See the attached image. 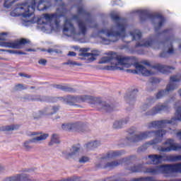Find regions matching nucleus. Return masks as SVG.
I'll return each instance as SVG.
<instances>
[{
  "label": "nucleus",
  "mask_w": 181,
  "mask_h": 181,
  "mask_svg": "<svg viewBox=\"0 0 181 181\" xmlns=\"http://www.w3.org/2000/svg\"><path fill=\"white\" fill-rule=\"evenodd\" d=\"M165 158L166 160L170 162H176L181 160V156H162L160 155H149L146 160V164H153L158 165L162 162V159ZM165 177H170L173 173H180L181 174V163L176 164H166L160 166L156 167H151V168H145L143 167V165L139 164L137 165H134V173H138L140 172H143L144 173L150 174L151 175H157L160 172Z\"/></svg>",
  "instance_id": "obj_1"
},
{
  "label": "nucleus",
  "mask_w": 181,
  "mask_h": 181,
  "mask_svg": "<svg viewBox=\"0 0 181 181\" xmlns=\"http://www.w3.org/2000/svg\"><path fill=\"white\" fill-rule=\"evenodd\" d=\"M135 58L133 57H122L117 53H111L110 56L103 57L99 61V64L110 63L115 66H107L105 69L109 71L122 70L118 67L120 64L126 68H130L132 65L136 67L135 70L127 69V72L132 74H141L144 76H150L153 74L151 71L147 70L144 66L140 65L139 62H134Z\"/></svg>",
  "instance_id": "obj_2"
},
{
  "label": "nucleus",
  "mask_w": 181,
  "mask_h": 181,
  "mask_svg": "<svg viewBox=\"0 0 181 181\" xmlns=\"http://www.w3.org/2000/svg\"><path fill=\"white\" fill-rule=\"evenodd\" d=\"M135 132L136 128L132 127L128 132L129 136L127 137V140L130 142L137 143L151 137L153 134L156 136V138H155L154 139L148 141L145 144L142 145L141 147H139V149H137V152H141L147 150V146H152L160 144L163 136L165 135L167 132L164 129H160L156 131L141 132L139 134V135L135 134Z\"/></svg>",
  "instance_id": "obj_3"
},
{
  "label": "nucleus",
  "mask_w": 181,
  "mask_h": 181,
  "mask_svg": "<svg viewBox=\"0 0 181 181\" xmlns=\"http://www.w3.org/2000/svg\"><path fill=\"white\" fill-rule=\"evenodd\" d=\"M111 18L116 23L119 31L109 30L107 29H103L98 31L99 33L105 34L108 37V40L103 38V42L106 45L118 42L119 37H122V40L124 39V37H129V36L126 35V18H122L119 17L117 14H111Z\"/></svg>",
  "instance_id": "obj_4"
},
{
  "label": "nucleus",
  "mask_w": 181,
  "mask_h": 181,
  "mask_svg": "<svg viewBox=\"0 0 181 181\" xmlns=\"http://www.w3.org/2000/svg\"><path fill=\"white\" fill-rule=\"evenodd\" d=\"M66 101L70 106L76 107H82L80 105H76V103H88L91 105H95L96 107H100L107 112L114 111V105H107L106 103L103 102L100 98H95L90 95H67Z\"/></svg>",
  "instance_id": "obj_5"
},
{
  "label": "nucleus",
  "mask_w": 181,
  "mask_h": 181,
  "mask_svg": "<svg viewBox=\"0 0 181 181\" xmlns=\"http://www.w3.org/2000/svg\"><path fill=\"white\" fill-rule=\"evenodd\" d=\"M121 154H122L121 151H109V152H107L105 157H103L100 158V160H101L100 163L98 164H96V165H95L96 169H110V170L114 169V168L118 166L119 164L122 163L121 160L107 163L105 165H103V160L113 159L115 158H117V157L121 156Z\"/></svg>",
  "instance_id": "obj_6"
},
{
  "label": "nucleus",
  "mask_w": 181,
  "mask_h": 181,
  "mask_svg": "<svg viewBox=\"0 0 181 181\" xmlns=\"http://www.w3.org/2000/svg\"><path fill=\"white\" fill-rule=\"evenodd\" d=\"M139 14L140 21L142 22L146 21L148 19H149L152 23H154L156 19L160 20L158 26L155 28L156 32H158L159 30H160V28L163 25L165 21L164 17L162 16L161 14L151 13L147 10H140L139 11Z\"/></svg>",
  "instance_id": "obj_7"
},
{
  "label": "nucleus",
  "mask_w": 181,
  "mask_h": 181,
  "mask_svg": "<svg viewBox=\"0 0 181 181\" xmlns=\"http://www.w3.org/2000/svg\"><path fill=\"white\" fill-rule=\"evenodd\" d=\"M177 121H181V106L178 107L175 112V117L171 119V120L163 119L159 121H153L148 124V128H164L166 124H171L175 125Z\"/></svg>",
  "instance_id": "obj_8"
},
{
  "label": "nucleus",
  "mask_w": 181,
  "mask_h": 181,
  "mask_svg": "<svg viewBox=\"0 0 181 181\" xmlns=\"http://www.w3.org/2000/svg\"><path fill=\"white\" fill-rule=\"evenodd\" d=\"M62 128L65 132L72 131L78 133H83L88 129V126L83 122H77L74 123L63 124Z\"/></svg>",
  "instance_id": "obj_9"
},
{
  "label": "nucleus",
  "mask_w": 181,
  "mask_h": 181,
  "mask_svg": "<svg viewBox=\"0 0 181 181\" xmlns=\"http://www.w3.org/2000/svg\"><path fill=\"white\" fill-rule=\"evenodd\" d=\"M170 83L167 85L166 89L165 90H161L158 91V93L156 94V99L162 98V97L165 95L166 92L173 91L177 89V85L175 83H177L181 81V74L170 76Z\"/></svg>",
  "instance_id": "obj_10"
},
{
  "label": "nucleus",
  "mask_w": 181,
  "mask_h": 181,
  "mask_svg": "<svg viewBox=\"0 0 181 181\" xmlns=\"http://www.w3.org/2000/svg\"><path fill=\"white\" fill-rule=\"evenodd\" d=\"M163 145L168 146L163 147V146H159L158 150L160 152L168 153L181 150V145L175 143L173 139H168L165 142L163 143Z\"/></svg>",
  "instance_id": "obj_11"
},
{
  "label": "nucleus",
  "mask_w": 181,
  "mask_h": 181,
  "mask_svg": "<svg viewBox=\"0 0 181 181\" xmlns=\"http://www.w3.org/2000/svg\"><path fill=\"white\" fill-rule=\"evenodd\" d=\"M35 1H33V6H29L28 4L25 3L24 4H17V7L15 11H22L18 16H21L23 18H29L32 16L35 11Z\"/></svg>",
  "instance_id": "obj_12"
},
{
  "label": "nucleus",
  "mask_w": 181,
  "mask_h": 181,
  "mask_svg": "<svg viewBox=\"0 0 181 181\" xmlns=\"http://www.w3.org/2000/svg\"><path fill=\"white\" fill-rule=\"evenodd\" d=\"M30 44V40L26 38H21L14 42H3V47L11 49H21L23 48V46Z\"/></svg>",
  "instance_id": "obj_13"
},
{
  "label": "nucleus",
  "mask_w": 181,
  "mask_h": 181,
  "mask_svg": "<svg viewBox=\"0 0 181 181\" xmlns=\"http://www.w3.org/2000/svg\"><path fill=\"white\" fill-rule=\"evenodd\" d=\"M90 50V48H81V53H79L78 59L81 60H86V63H90L94 62L96 59L97 54L88 52Z\"/></svg>",
  "instance_id": "obj_14"
},
{
  "label": "nucleus",
  "mask_w": 181,
  "mask_h": 181,
  "mask_svg": "<svg viewBox=\"0 0 181 181\" xmlns=\"http://www.w3.org/2000/svg\"><path fill=\"white\" fill-rule=\"evenodd\" d=\"M43 16L47 23L52 24L53 22L56 27H59L61 22L60 18L64 16H62V14L59 15L57 13H54L51 14L44 13Z\"/></svg>",
  "instance_id": "obj_15"
},
{
  "label": "nucleus",
  "mask_w": 181,
  "mask_h": 181,
  "mask_svg": "<svg viewBox=\"0 0 181 181\" xmlns=\"http://www.w3.org/2000/svg\"><path fill=\"white\" fill-rule=\"evenodd\" d=\"M49 137V134H42L41 135L33 138L30 141H26L23 144V147L26 151H30L33 147L30 144V143H35L37 141H41L46 140Z\"/></svg>",
  "instance_id": "obj_16"
},
{
  "label": "nucleus",
  "mask_w": 181,
  "mask_h": 181,
  "mask_svg": "<svg viewBox=\"0 0 181 181\" xmlns=\"http://www.w3.org/2000/svg\"><path fill=\"white\" fill-rule=\"evenodd\" d=\"M72 18L74 20H75L78 24L79 33L77 35H80L81 34L83 36H85L86 35L87 30H88L86 23L83 21H82L81 20H80V18H79L78 16H77V14H74L72 16Z\"/></svg>",
  "instance_id": "obj_17"
},
{
  "label": "nucleus",
  "mask_w": 181,
  "mask_h": 181,
  "mask_svg": "<svg viewBox=\"0 0 181 181\" xmlns=\"http://www.w3.org/2000/svg\"><path fill=\"white\" fill-rule=\"evenodd\" d=\"M169 107L167 105H157L155 107L151 109V110L147 112L146 116H153L158 113H160L163 111H168Z\"/></svg>",
  "instance_id": "obj_18"
},
{
  "label": "nucleus",
  "mask_w": 181,
  "mask_h": 181,
  "mask_svg": "<svg viewBox=\"0 0 181 181\" xmlns=\"http://www.w3.org/2000/svg\"><path fill=\"white\" fill-rule=\"evenodd\" d=\"M152 68L158 70V71H160L163 74H170L172 72V71L175 69V68H174V67L160 65V64H157L156 66H153Z\"/></svg>",
  "instance_id": "obj_19"
},
{
  "label": "nucleus",
  "mask_w": 181,
  "mask_h": 181,
  "mask_svg": "<svg viewBox=\"0 0 181 181\" xmlns=\"http://www.w3.org/2000/svg\"><path fill=\"white\" fill-rule=\"evenodd\" d=\"M4 181H32V180L28 178V175L22 174L17 175L16 176L7 177Z\"/></svg>",
  "instance_id": "obj_20"
},
{
  "label": "nucleus",
  "mask_w": 181,
  "mask_h": 181,
  "mask_svg": "<svg viewBox=\"0 0 181 181\" xmlns=\"http://www.w3.org/2000/svg\"><path fill=\"white\" fill-rule=\"evenodd\" d=\"M76 32V28H74V25L71 23V21L69 20V18H66L64 21V24L63 25V32H68V31Z\"/></svg>",
  "instance_id": "obj_21"
},
{
  "label": "nucleus",
  "mask_w": 181,
  "mask_h": 181,
  "mask_svg": "<svg viewBox=\"0 0 181 181\" xmlns=\"http://www.w3.org/2000/svg\"><path fill=\"white\" fill-rule=\"evenodd\" d=\"M52 88H54L55 89L61 90L64 92H68V93L76 92V90H74V88H73L66 86H62V85H59V84L52 85Z\"/></svg>",
  "instance_id": "obj_22"
},
{
  "label": "nucleus",
  "mask_w": 181,
  "mask_h": 181,
  "mask_svg": "<svg viewBox=\"0 0 181 181\" xmlns=\"http://www.w3.org/2000/svg\"><path fill=\"white\" fill-rule=\"evenodd\" d=\"M77 12L79 15H83L87 18V21L90 22L91 21V13L86 11L83 7H78Z\"/></svg>",
  "instance_id": "obj_23"
},
{
  "label": "nucleus",
  "mask_w": 181,
  "mask_h": 181,
  "mask_svg": "<svg viewBox=\"0 0 181 181\" xmlns=\"http://www.w3.org/2000/svg\"><path fill=\"white\" fill-rule=\"evenodd\" d=\"M100 145V142L98 141H90L87 144H85L86 148L89 151V150H93L96 148H98Z\"/></svg>",
  "instance_id": "obj_24"
},
{
  "label": "nucleus",
  "mask_w": 181,
  "mask_h": 181,
  "mask_svg": "<svg viewBox=\"0 0 181 181\" xmlns=\"http://www.w3.org/2000/svg\"><path fill=\"white\" fill-rule=\"evenodd\" d=\"M130 35L132 36V40H141L142 37V33L139 30H136L134 32H131Z\"/></svg>",
  "instance_id": "obj_25"
},
{
  "label": "nucleus",
  "mask_w": 181,
  "mask_h": 181,
  "mask_svg": "<svg viewBox=\"0 0 181 181\" xmlns=\"http://www.w3.org/2000/svg\"><path fill=\"white\" fill-rule=\"evenodd\" d=\"M153 40H147V41H146L143 44H141L140 42L136 43V48H139V47H151L153 46Z\"/></svg>",
  "instance_id": "obj_26"
},
{
  "label": "nucleus",
  "mask_w": 181,
  "mask_h": 181,
  "mask_svg": "<svg viewBox=\"0 0 181 181\" xmlns=\"http://www.w3.org/2000/svg\"><path fill=\"white\" fill-rule=\"evenodd\" d=\"M20 126L16 124V125H8V126H5L2 127V131L3 132H12L14 130H18L19 129Z\"/></svg>",
  "instance_id": "obj_27"
},
{
  "label": "nucleus",
  "mask_w": 181,
  "mask_h": 181,
  "mask_svg": "<svg viewBox=\"0 0 181 181\" xmlns=\"http://www.w3.org/2000/svg\"><path fill=\"white\" fill-rule=\"evenodd\" d=\"M28 87L27 85L23 84V83H16L14 86L13 90L14 91H22L28 90Z\"/></svg>",
  "instance_id": "obj_28"
},
{
  "label": "nucleus",
  "mask_w": 181,
  "mask_h": 181,
  "mask_svg": "<svg viewBox=\"0 0 181 181\" xmlns=\"http://www.w3.org/2000/svg\"><path fill=\"white\" fill-rule=\"evenodd\" d=\"M129 119L127 120H121V121H116L114 124H113V128L115 129H119V128H122V127L124 125H125L127 122H128Z\"/></svg>",
  "instance_id": "obj_29"
},
{
  "label": "nucleus",
  "mask_w": 181,
  "mask_h": 181,
  "mask_svg": "<svg viewBox=\"0 0 181 181\" xmlns=\"http://www.w3.org/2000/svg\"><path fill=\"white\" fill-rule=\"evenodd\" d=\"M79 150H80L79 147H76V146H73V147L71 148V153L66 154L65 156V158L68 159V158H69V157L74 156V154L78 153Z\"/></svg>",
  "instance_id": "obj_30"
},
{
  "label": "nucleus",
  "mask_w": 181,
  "mask_h": 181,
  "mask_svg": "<svg viewBox=\"0 0 181 181\" xmlns=\"http://www.w3.org/2000/svg\"><path fill=\"white\" fill-rule=\"evenodd\" d=\"M23 99L29 101H42L39 95H28V97H24Z\"/></svg>",
  "instance_id": "obj_31"
},
{
  "label": "nucleus",
  "mask_w": 181,
  "mask_h": 181,
  "mask_svg": "<svg viewBox=\"0 0 181 181\" xmlns=\"http://www.w3.org/2000/svg\"><path fill=\"white\" fill-rule=\"evenodd\" d=\"M59 136L57 134H52L51 137V141L49 143V146H52L54 144H59Z\"/></svg>",
  "instance_id": "obj_32"
},
{
  "label": "nucleus",
  "mask_w": 181,
  "mask_h": 181,
  "mask_svg": "<svg viewBox=\"0 0 181 181\" xmlns=\"http://www.w3.org/2000/svg\"><path fill=\"white\" fill-rule=\"evenodd\" d=\"M174 52L173 48H170L168 52H162L160 54V57L161 58H166L168 54H173Z\"/></svg>",
  "instance_id": "obj_33"
},
{
  "label": "nucleus",
  "mask_w": 181,
  "mask_h": 181,
  "mask_svg": "<svg viewBox=\"0 0 181 181\" xmlns=\"http://www.w3.org/2000/svg\"><path fill=\"white\" fill-rule=\"evenodd\" d=\"M153 177H139V178H134L132 181H153Z\"/></svg>",
  "instance_id": "obj_34"
},
{
  "label": "nucleus",
  "mask_w": 181,
  "mask_h": 181,
  "mask_svg": "<svg viewBox=\"0 0 181 181\" xmlns=\"http://www.w3.org/2000/svg\"><path fill=\"white\" fill-rule=\"evenodd\" d=\"M17 0H6L4 3V6L7 8H9Z\"/></svg>",
  "instance_id": "obj_35"
},
{
  "label": "nucleus",
  "mask_w": 181,
  "mask_h": 181,
  "mask_svg": "<svg viewBox=\"0 0 181 181\" xmlns=\"http://www.w3.org/2000/svg\"><path fill=\"white\" fill-rule=\"evenodd\" d=\"M7 52L10 54H22V55H26L27 53L22 52V51H17V50H12V49H8L7 50Z\"/></svg>",
  "instance_id": "obj_36"
},
{
  "label": "nucleus",
  "mask_w": 181,
  "mask_h": 181,
  "mask_svg": "<svg viewBox=\"0 0 181 181\" xmlns=\"http://www.w3.org/2000/svg\"><path fill=\"white\" fill-rule=\"evenodd\" d=\"M63 65H72V66H81V64H77L74 61H67V62H64Z\"/></svg>",
  "instance_id": "obj_37"
},
{
  "label": "nucleus",
  "mask_w": 181,
  "mask_h": 181,
  "mask_svg": "<svg viewBox=\"0 0 181 181\" xmlns=\"http://www.w3.org/2000/svg\"><path fill=\"white\" fill-rule=\"evenodd\" d=\"M150 83H151V84H159V83H160V80L158 78L153 77L150 78Z\"/></svg>",
  "instance_id": "obj_38"
},
{
  "label": "nucleus",
  "mask_w": 181,
  "mask_h": 181,
  "mask_svg": "<svg viewBox=\"0 0 181 181\" xmlns=\"http://www.w3.org/2000/svg\"><path fill=\"white\" fill-rule=\"evenodd\" d=\"M48 181H52V180H48ZM55 181H78V177H70L65 180H55Z\"/></svg>",
  "instance_id": "obj_39"
},
{
  "label": "nucleus",
  "mask_w": 181,
  "mask_h": 181,
  "mask_svg": "<svg viewBox=\"0 0 181 181\" xmlns=\"http://www.w3.org/2000/svg\"><path fill=\"white\" fill-rule=\"evenodd\" d=\"M139 93L138 89H134V90L132 91V93L129 94V96L132 98H136L137 93Z\"/></svg>",
  "instance_id": "obj_40"
},
{
  "label": "nucleus",
  "mask_w": 181,
  "mask_h": 181,
  "mask_svg": "<svg viewBox=\"0 0 181 181\" xmlns=\"http://www.w3.org/2000/svg\"><path fill=\"white\" fill-rule=\"evenodd\" d=\"M89 158L86 157V156H83L80 160H79V162L81 163H85L86 162H88L89 161Z\"/></svg>",
  "instance_id": "obj_41"
},
{
  "label": "nucleus",
  "mask_w": 181,
  "mask_h": 181,
  "mask_svg": "<svg viewBox=\"0 0 181 181\" xmlns=\"http://www.w3.org/2000/svg\"><path fill=\"white\" fill-rule=\"evenodd\" d=\"M60 109V107L59 106H54V107H52V110L54 111V112H51V114L49 115H53V114H55L57 111H59Z\"/></svg>",
  "instance_id": "obj_42"
},
{
  "label": "nucleus",
  "mask_w": 181,
  "mask_h": 181,
  "mask_svg": "<svg viewBox=\"0 0 181 181\" xmlns=\"http://www.w3.org/2000/svg\"><path fill=\"white\" fill-rule=\"evenodd\" d=\"M38 63L40 64V65H43V66H46L47 63V59H40V61H38Z\"/></svg>",
  "instance_id": "obj_43"
},
{
  "label": "nucleus",
  "mask_w": 181,
  "mask_h": 181,
  "mask_svg": "<svg viewBox=\"0 0 181 181\" xmlns=\"http://www.w3.org/2000/svg\"><path fill=\"white\" fill-rule=\"evenodd\" d=\"M42 52H47L48 53L52 54L54 52V49L52 48H49L48 49H42Z\"/></svg>",
  "instance_id": "obj_44"
},
{
  "label": "nucleus",
  "mask_w": 181,
  "mask_h": 181,
  "mask_svg": "<svg viewBox=\"0 0 181 181\" xmlns=\"http://www.w3.org/2000/svg\"><path fill=\"white\" fill-rule=\"evenodd\" d=\"M18 75H19L20 76L25 77V78H30L32 77V76H30V75L25 74H23V73H20V74H18Z\"/></svg>",
  "instance_id": "obj_45"
},
{
  "label": "nucleus",
  "mask_w": 181,
  "mask_h": 181,
  "mask_svg": "<svg viewBox=\"0 0 181 181\" xmlns=\"http://www.w3.org/2000/svg\"><path fill=\"white\" fill-rule=\"evenodd\" d=\"M76 53L74 51H70L68 53V56H69V57H76Z\"/></svg>",
  "instance_id": "obj_46"
},
{
  "label": "nucleus",
  "mask_w": 181,
  "mask_h": 181,
  "mask_svg": "<svg viewBox=\"0 0 181 181\" xmlns=\"http://www.w3.org/2000/svg\"><path fill=\"white\" fill-rule=\"evenodd\" d=\"M171 30H172L171 29H166V30H164L162 33H159L158 35L166 34L170 33Z\"/></svg>",
  "instance_id": "obj_47"
},
{
  "label": "nucleus",
  "mask_w": 181,
  "mask_h": 181,
  "mask_svg": "<svg viewBox=\"0 0 181 181\" xmlns=\"http://www.w3.org/2000/svg\"><path fill=\"white\" fill-rule=\"evenodd\" d=\"M145 108H146V109L149 108V105H148V104L144 105L142 107V111H144V112L146 111V109H145Z\"/></svg>",
  "instance_id": "obj_48"
},
{
  "label": "nucleus",
  "mask_w": 181,
  "mask_h": 181,
  "mask_svg": "<svg viewBox=\"0 0 181 181\" xmlns=\"http://www.w3.org/2000/svg\"><path fill=\"white\" fill-rule=\"evenodd\" d=\"M7 35L6 33H2L0 35V40H6V39L3 37V35Z\"/></svg>",
  "instance_id": "obj_49"
},
{
  "label": "nucleus",
  "mask_w": 181,
  "mask_h": 181,
  "mask_svg": "<svg viewBox=\"0 0 181 181\" xmlns=\"http://www.w3.org/2000/svg\"><path fill=\"white\" fill-rule=\"evenodd\" d=\"M26 52H35L36 50L35 49H32V48H28L25 49Z\"/></svg>",
  "instance_id": "obj_50"
},
{
  "label": "nucleus",
  "mask_w": 181,
  "mask_h": 181,
  "mask_svg": "<svg viewBox=\"0 0 181 181\" xmlns=\"http://www.w3.org/2000/svg\"><path fill=\"white\" fill-rule=\"evenodd\" d=\"M143 64L146 65L148 66H151L150 62H148V61H144L143 62Z\"/></svg>",
  "instance_id": "obj_51"
},
{
  "label": "nucleus",
  "mask_w": 181,
  "mask_h": 181,
  "mask_svg": "<svg viewBox=\"0 0 181 181\" xmlns=\"http://www.w3.org/2000/svg\"><path fill=\"white\" fill-rule=\"evenodd\" d=\"M177 136H178V138H180V140H181V131L177 133Z\"/></svg>",
  "instance_id": "obj_52"
},
{
  "label": "nucleus",
  "mask_w": 181,
  "mask_h": 181,
  "mask_svg": "<svg viewBox=\"0 0 181 181\" xmlns=\"http://www.w3.org/2000/svg\"><path fill=\"white\" fill-rule=\"evenodd\" d=\"M57 99L62 100V97L52 98V100H56Z\"/></svg>",
  "instance_id": "obj_53"
},
{
  "label": "nucleus",
  "mask_w": 181,
  "mask_h": 181,
  "mask_svg": "<svg viewBox=\"0 0 181 181\" xmlns=\"http://www.w3.org/2000/svg\"><path fill=\"white\" fill-rule=\"evenodd\" d=\"M39 134V133H33L31 135L32 136H35V135H38Z\"/></svg>",
  "instance_id": "obj_54"
},
{
  "label": "nucleus",
  "mask_w": 181,
  "mask_h": 181,
  "mask_svg": "<svg viewBox=\"0 0 181 181\" xmlns=\"http://www.w3.org/2000/svg\"><path fill=\"white\" fill-rule=\"evenodd\" d=\"M66 6V4L65 3H62V4H61V6H62V7H64Z\"/></svg>",
  "instance_id": "obj_55"
},
{
  "label": "nucleus",
  "mask_w": 181,
  "mask_h": 181,
  "mask_svg": "<svg viewBox=\"0 0 181 181\" xmlns=\"http://www.w3.org/2000/svg\"><path fill=\"white\" fill-rule=\"evenodd\" d=\"M63 0H54L55 2L61 1L62 2Z\"/></svg>",
  "instance_id": "obj_56"
},
{
  "label": "nucleus",
  "mask_w": 181,
  "mask_h": 181,
  "mask_svg": "<svg viewBox=\"0 0 181 181\" xmlns=\"http://www.w3.org/2000/svg\"><path fill=\"white\" fill-rule=\"evenodd\" d=\"M0 52H6V49H0Z\"/></svg>",
  "instance_id": "obj_57"
},
{
  "label": "nucleus",
  "mask_w": 181,
  "mask_h": 181,
  "mask_svg": "<svg viewBox=\"0 0 181 181\" xmlns=\"http://www.w3.org/2000/svg\"><path fill=\"white\" fill-rule=\"evenodd\" d=\"M30 89H31V90L35 89V86H31V87H30Z\"/></svg>",
  "instance_id": "obj_58"
},
{
  "label": "nucleus",
  "mask_w": 181,
  "mask_h": 181,
  "mask_svg": "<svg viewBox=\"0 0 181 181\" xmlns=\"http://www.w3.org/2000/svg\"><path fill=\"white\" fill-rule=\"evenodd\" d=\"M178 93H180V96L181 97V89H180V90H178Z\"/></svg>",
  "instance_id": "obj_59"
},
{
  "label": "nucleus",
  "mask_w": 181,
  "mask_h": 181,
  "mask_svg": "<svg viewBox=\"0 0 181 181\" xmlns=\"http://www.w3.org/2000/svg\"><path fill=\"white\" fill-rule=\"evenodd\" d=\"M3 169V168L0 165V172Z\"/></svg>",
  "instance_id": "obj_60"
},
{
  "label": "nucleus",
  "mask_w": 181,
  "mask_h": 181,
  "mask_svg": "<svg viewBox=\"0 0 181 181\" xmlns=\"http://www.w3.org/2000/svg\"><path fill=\"white\" fill-rule=\"evenodd\" d=\"M114 5H117V3H114Z\"/></svg>",
  "instance_id": "obj_61"
},
{
  "label": "nucleus",
  "mask_w": 181,
  "mask_h": 181,
  "mask_svg": "<svg viewBox=\"0 0 181 181\" xmlns=\"http://www.w3.org/2000/svg\"><path fill=\"white\" fill-rule=\"evenodd\" d=\"M180 47L181 48V45L180 46Z\"/></svg>",
  "instance_id": "obj_62"
},
{
  "label": "nucleus",
  "mask_w": 181,
  "mask_h": 181,
  "mask_svg": "<svg viewBox=\"0 0 181 181\" xmlns=\"http://www.w3.org/2000/svg\"><path fill=\"white\" fill-rule=\"evenodd\" d=\"M115 181H117V180H115Z\"/></svg>",
  "instance_id": "obj_63"
}]
</instances>
